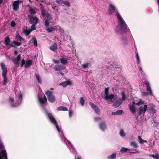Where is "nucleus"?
Wrapping results in <instances>:
<instances>
[{"label": "nucleus", "instance_id": "nucleus-49", "mask_svg": "<svg viewBox=\"0 0 159 159\" xmlns=\"http://www.w3.org/2000/svg\"><path fill=\"white\" fill-rule=\"evenodd\" d=\"M111 114L113 115H119V110H117L116 112H112Z\"/></svg>", "mask_w": 159, "mask_h": 159}, {"label": "nucleus", "instance_id": "nucleus-19", "mask_svg": "<svg viewBox=\"0 0 159 159\" xmlns=\"http://www.w3.org/2000/svg\"><path fill=\"white\" fill-rule=\"evenodd\" d=\"M62 58H60V60L61 61V63L62 65H66L68 63V58H64L62 56H61Z\"/></svg>", "mask_w": 159, "mask_h": 159}, {"label": "nucleus", "instance_id": "nucleus-14", "mask_svg": "<svg viewBox=\"0 0 159 159\" xmlns=\"http://www.w3.org/2000/svg\"><path fill=\"white\" fill-rule=\"evenodd\" d=\"M65 66H62L61 65H56L54 67V69L56 70L59 71L64 70L66 69Z\"/></svg>", "mask_w": 159, "mask_h": 159}, {"label": "nucleus", "instance_id": "nucleus-9", "mask_svg": "<svg viewBox=\"0 0 159 159\" xmlns=\"http://www.w3.org/2000/svg\"><path fill=\"white\" fill-rule=\"evenodd\" d=\"M0 159H7L6 150L3 149L0 152Z\"/></svg>", "mask_w": 159, "mask_h": 159}, {"label": "nucleus", "instance_id": "nucleus-6", "mask_svg": "<svg viewBox=\"0 0 159 159\" xmlns=\"http://www.w3.org/2000/svg\"><path fill=\"white\" fill-rule=\"evenodd\" d=\"M21 59V55L19 54L17 56L16 58H14L13 60V62L15 64L16 67H18Z\"/></svg>", "mask_w": 159, "mask_h": 159}, {"label": "nucleus", "instance_id": "nucleus-33", "mask_svg": "<svg viewBox=\"0 0 159 159\" xmlns=\"http://www.w3.org/2000/svg\"><path fill=\"white\" fill-rule=\"evenodd\" d=\"M36 77L38 83H41L42 82V80L39 75V74H37L36 75Z\"/></svg>", "mask_w": 159, "mask_h": 159}, {"label": "nucleus", "instance_id": "nucleus-36", "mask_svg": "<svg viewBox=\"0 0 159 159\" xmlns=\"http://www.w3.org/2000/svg\"><path fill=\"white\" fill-rule=\"evenodd\" d=\"M126 134L123 130L121 129L120 130V135L122 137H124L125 136Z\"/></svg>", "mask_w": 159, "mask_h": 159}, {"label": "nucleus", "instance_id": "nucleus-18", "mask_svg": "<svg viewBox=\"0 0 159 159\" xmlns=\"http://www.w3.org/2000/svg\"><path fill=\"white\" fill-rule=\"evenodd\" d=\"M125 92L124 91L121 92V98H120V105L122 104V101H125L126 98Z\"/></svg>", "mask_w": 159, "mask_h": 159}, {"label": "nucleus", "instance_id": "nucleus-4", "mask_svg": "<svg viewBox=\"0 0 159 159\" xmlns=\"http://www.w3.org/2000/svg\"><path fill=\"white\" fill-rule=\"evenodd\" d=\"M29 22L30 24H36L38 22V19L36 16L33 17L32 16L29 15Z\"/></svg>", "mask_w": 159, "mask_h": 159}, {"label": "nucleus", "instance_id": "nucleus-25", "mask_svg": "<svg viewBox=\"0 0 159 159\" xmlns=\"http://www.w3.org/2000/svg\"><path fill=\"white\" fill-rule=\"evenodd\" d=\"M58 110L59 111H67L68 109L67 107L63 106H61L58 107L57 108Z\"/></svg>", "mask_w": 159, "mask_h": 159}, {"label": "nucleus", "instance_id": "nucleus-40", "mask_svg": "<svg viewBox=\"0 0 159 159\" xmlns=\"http://www.w3.org/2000/svg\"><path fill=\"white\" fill-rule=\"evenodd\" d=\"M122 42L123 43L124 45H126L128 43V41L126 38H123L122 39Z\"/></svg>", "mask_w": 159, "mask_h": 159}, {"label": "nucleus", "instance_id": "nucleus-26", "mask_svg": "<svg viewBox=\"0 0 159 159\" xmlns=\"http://www.w3.org/2000/svg\"><path fill=\"white\" fill-rule=\"evenodd\" d=\"M139 141L140 144H143L144 143H147V140H145L143 139L140 136H138Z\"/></svg>", "mask_w": 159, "mask_h": 159}, {"label": "nucleus", "instance_id": "nucleus-28", "mask_svg": "<svg viewBox=\"0 0 159 159\" xmlns=\"http://www.w3.org/2000/svg\"><path fill=\"white\" fill-rule=\"evenodd\" d=\"M23 32L26 36H28L31 32V31L30 30V29L29 30L24 29L23 30Z\"/></svg>", "mask_w": 159, "mask_h": 159}, {"label": "nucleus", "instance_id": "nucleus-53", "mask_svg": "<svg viewBox=\"0 0 159 159\" xmlns=\"http://www.w3.org/2000/svg\"><path fill=\"white\" fill-rule=\"evenodd\" d=\"M19 99L20 100H22V95L21 93V91H20V94L18 96Z\"/></svg>", "mask_w": 159, "mask_h": 159}, {"label": "nucleus", "instance_id": "nucleus-35", "mask_svg": "<svg viewBox=\"0 0 159 159\" xmlns=\"http://www.w3.org/2000/svg\"><path fill=\"white\" fill-rule=\"evenodd\" d=\"M80 102L81 106H84V105L85 100L83 97L80 98Z\"/></svg>", "mask_w": 159, "mask_h": 159}, {"label": "nucleus", "instance_id": "nucleus-32", "mask_svg": "<svg viewBox=\"0 0 159 159\" xmlns=\"http://www.w3.org/2000/svg\"><path fill=\"white\" fill-rule=\"evenodd\" d=\"M116 154L115 153H113L108 156L107 158L108 159H114L116 158Z\"/></svg>", "mask_w": 159, "mask_h": 159}, {"label": "nucleus", "instance_id": "nucleus-22", "mask_svg": "<svg viewBox=\"0 0 159 159\" xmlns=\"http://www.w3.org/2000/svg\"><path fill=\"white\" fill-rule=\"evenodd\" d=\"M32 64V61L31 60H29L26 61V63L24 65L25 68L29 67Z\"/></svg>", "mask_w": 159, "mask_h": 159}, {"label": "nucleus", "instance_id": "nucleus-12", "mask_svg": "<svg viewBox=\"0 0 159 159\" xmlns=\"http://www.w3.org/2000/svg\"><path fill=\"white\" fill-rule=\"evenodd\" d=\"M1 69L2 70V75H7V70L5 64L3 63L0 64Z\"/></svg>", "mask_w": 159, "mask_h": 159}, {"label": "nucleus", "instance_id": "nucleus-64", "mask_svg": "<svg viewBox=\"0 0 159 159\" xmlns=\"http://www.w3.org/2000/svg\"><path fill=\"white\" fill-rule=\"evenodd\" d=\"M10 99L11 101V102H14V99H13V98H10Z\"/></svg>", "mask_w": 159, "mask_h": 159}, {"label": "nucleus", "instance_id": "nucleus-17", "mask_svg": "<svg viewBox=\"0 0 159 159\" xmlns=\"http://www.w3.org/2000/svg\"><path fill=\"white\" fill-rule=\"evenodd\" d=\"M99 128L102 131H104L107 129L106 124L104 122L100 123L99 124Z\"/></svg>", "mask_w": 159, "mask_h": 159}, {"label": "nucleus", "instance_id": "nucleus-62", "mask_svg": "<svg viewBox=\"0 0 159 159\" xmlns=\"http://www.w3.org/2000/svg\"><path fill=\"white\" fill-rule=\"evenodd\" d=\"M6 46V48L7 49H9L10 48V47H11L10 45Z\"/></svg>", "mask_w": 159, "mask_h": 159}, {"label": "nucleus", "instance_id": "nucleus-3", "mask_svg": "<svg viewBox=\"0 0 159 159\" xmlns=\"http://www.w3.org/2000/svg\"><path fill=\"white\" fill-rule=\"evenodd\" d=\"M45 93L47 96L48 100L51 102L53 103L55 100V98L54 95L53 94L52 92L48 90L45 92Z\"/></svg>", "mask_w": 159, "mask_h": 159}, {"label": "nucleus", "instance_id": "nucleus-2", "mask_svg": "<svg viewBox=\"0 0 159 159\" xmlns=\"http://www.w3.org/2000/svg\"><path fill=\"white\" fill-rule=\"evenodd\" d=\"M144 84L146 86V90L147 91H148V93L145 92H144L143 93V95L144 96H147L149 94H150L151 96L153 95V93L151 89L149 82L148 81L145 80L144 81Z\"/></svg>", "mask_w": 159, "mask_h": 159}, {"label": "nucleus", "instance_id": "nucleus-61", "mask_svg": "<svg viewBox=\"0 0 159 159\" xmlns=\"http://www.w3.org/2000/svg\"><path fill=\"white\" fill-rule=\"evenodd\" d=\"M72 112L71 111H69V115L70 116H71L72 115Z\"/></svg>", "mask_w": 159, "mask_h": 159}, {"label": "nucleus", "instance_id": "nucleus-55", "mask_svg": "<svg viewBox=\"0 0 159 159\" xmlns=\"http://www.w3.org/2000/svg\"><path fill=\"white\" fill-rule=\"evenodd\" d=\"M136 57L137 60V61L138 62V63L139 64L140 62V59H139V55H138V53H137L136 54Z\"/></svg>", "mask_w": 159, "mask_h": 159}, {"label": "nucleus", "instance_id": "nucleus-23", "mask_svg": "<svg viewBox=\"0 0 159 159\" xmlns=\"http://www.w3.org/2000/svg\"><path fill=\"white\" fill-rule=\"evenodd\" d=\"M16 39H17L18 41H24L25 40L24 39L22 38L20 35L18 33L16 34L15 37Z\"/></svg>", "mask_w": 159, "mask_h": 159}, {"label": "nucleus", "instance_id": "nucleus-58", "mask_svg": "<svg viewBox=\"0 0 159 159\" xmlns=\"http://www.w3.org/2000/svg\"><path fill=\"white\" fill-rule=\"evenodd\" d=\"M53 61L56 64H58L59 63V61L58 60H53Z\"/></svg>", "mask_w": 159, "mask_h": 159}, {"label": "nucleus", "instance_id": "nucleus-13", "mask_svg": "<svg viewBox=\"0 0 159 159\" xmlns=\"http://www.w3.org/2000/svg\"><path fill=\"white\" fill-rule=\"evenodd\" d=\"M48 116L49 119L50 120L51 122L54 125H56L57 124V122L56 120L52 116V115L51 113H48Z\"/></svg>", "mask_w": 159, "mask_h": 159}, {"label": "nucleus", "instance_id": "nucleus-38", "mask_svg": "<svg viewBox=\"0 0 159 159\" xmlns=\"http://www.w3.org/2000/svg\"><path fill=\"white\" fill-rule=\"evenodd\" d=\"M113 106L115 107H117L119 106V101H117L115 102L113 104Z\"/></svg>", "mask_w": 159, "mask_h": 159}, {"label": "nucleus", "instance_id": "nucleus-51", "mask_svg": "<svg viewBox=\"0 0 159 159\" xmlns=\"http://www.w3.org/2000/svg\"><path fill=\"white\" fill-rule=\"evenodd\" d=\"M47 13V12L45 10H42L41 11V13L42 14V15L44 16H45L46 15Z\"/></svg>", "mask_w": 159, "mask_h": 159}, {"label": "nucleus", "instance_id": "nucleus-27", "mask_svg": "<svg viewBox=\"0 0 159 159\" xmlns=\"http://www.w3.org/2000/svg\"><path fill=\"white\" fill-rule=\"evenodd\" d=\"M129 109L130 111L133 113H135L136 110V108L133 105H131L130 106Z\"/></svg>", "mask_w": 159, "mask_h": 159}, {"label": "nucleus", "instance_id": "nucleus-15", "mask_svg": "<svg viewBox=\"0 0 159 159\" xmlns=\"http://www.w3.org/2000/svg\"><path fill=\"white\" fill-rule=\"evenodd\" d=\"M10 40L9 36H7L5 38V43L6 46L10 45L12 47H15V46L12 44H10Z\"/></svg>", "mask_w": 159, "mask_h": 159}, {"label": "nucleus", "instance_id": "nucleus-60", "mask_svg": "<svg viewBox=\"0 0 159 159\" xmlns=\"http://www.w3.org/2000/svg\"><path fill=\"white\" fill-rule=\"evenodd\" d=\"M138 102L140 103V104H139V106L143 104V102H142V100L140 99L139 101V102Z\"/></svg>", "mask_w": 159, "mask_h": 159}, {"label": "nucleus", "instance_id": "nucleus-31", "mask_svg": "<svg viewBox=\"0 0 159 159\" xmlns=\"http://www.w3.org/2000/svg\"><path fill=\"white\" fill-rule=\"evenodd\" d=\"M32 39L33 40V43L34 46L35 47H37L38 45V43L36 38L34 36H33L32 37Z\"/></svg>", "mask_w": 159, "mask_h": 159}, {"label": "nucleus", "instance_id": "nucleus-1", "mask_svg": "<svg viewBox=\"0 0 159 159\" xmlns=\"http://www.w3.org/2000/svg\"><path fill=\"white\" fill-rule=\"evenodd\" d=\"M129 29L127 28V25L122 17L120 16V34H125L129 31Z\"/></svg>", "mask_w": 159, "mask_h": 159}, {"label": "nucleus", "instance_id": "nucleus-59", "mask_svg": "<svg viewBox=\"0 0 159 159\" xmlns=\"http://www.w3.org/2000/svg\"><path fill=\"white\" fill-rule=\"evenodd\" d=\"M133 104L135 105H137V106H139V104H140L139 102H138L137 103H136L135 102H132Z\"/></svg>", "mask_w": 159, "mask_h": 159}, {"label": "nucleus", "instance_id": "nucleus-11", "mask_svg": "<svg viewBox=\"0 0 159 159\" xmlns=\"http://www.w3.org/2000/svg\"><path fill=\"white\" fill-rule=\"evenodd\" d=\"M114 97V95L113 94H111L110 95H107L104 97L105 99L108 102H112V100Z\"/></svg>", "mask_w": 159, "mask_h": 159}, {"label": "nucleus", "instance_id": "nucleus-56", "mask_svg": "<svg viewBox=\"0 0 159 159\" xmlns=\"http://www.w3.org/2000/svg\"><path fill=\"white\" fill-rule=\"evenodd\" d=\"M11 25L12 27H14L16 25L15 22L14 21H12L11 22Z\"/></svg>", "mask_w": 159, "mask_h": 159}, {"label": "nucleus", "instance_id": "nucleus-21", "mask_svg": "<svg viewBox=\"0 0 159 159\" xmlns=\"http://www.w3.org/2000/svg\"><path fill=\"white\" fill-rule=\"evenodd\" d=\"M57 46L56 43H54L52 45L50 46V49L53 52H55L57 49Z\"/></svg>", "mask_w": 159, "mask_h": 159}, {"label": "nucleus", "instance_id": "nucleus-47", "mask_svg": "<svg viewBox=\"0 0 159 159\" xmlns=\"http://www.w3.org/2000/svg\"><path fill=\"white\" fill-rule=\"evenodd\" d=\"M119 25H118L116 29H115V32L118 34H119Z\"/></svg>", "mask_w": 159, "mask_h": 159}, {"label": "nucleus", "instance_id": "nucleus-44", "mask_svg": "<svg viewBox=\"0 0 159 159\" xmlns=\"http://www.w3.org/2000/svg\"><path fill=\"white\" fill-rule=\"evenodd\" d=\"M30 14L34 15L36 13L35 11L33 8H31L30 10Z\"/></svg>", "mask_w": 159, "mask_h": 159}, {"label": "nucleus", "instance_id": "nucleus-10", "mask_svg": "<svg viewBox=\"0 0 159 159\" xmlns=\"http://www.w3.org/2000/svg\"><path fill=\"white\" fill-rule=\"evenodd\" d=\"M21 2V1L19 0L16 1L14 2L12 6L14 10L17 11L19 9V4Z\"/></svg>", "mask_w": 159, "mask_h": 159}, {"label": "nucleus", "instance_id": "nucleus-50", "mask_svg": "<svg viewBox=\"0 0 159 159\" xmlns=\"http://www.w3.org/2000/svg\"><path fill=\"white\" fill-rule=\"evenodd\" d=\"M64 1L62 0H56V2L58 4H63Z\"/></svg>", "mask_w": 159, "mask_h": 159}, {"label": "nucleus", "instance_id": "nucleus-29", "mask_svg": "<svg viewBox=\"0 0 159 159\" xmlns=\"http://www.w3.org/2000/svg\"><path fill=\"white\" fill-rule=\"evenodd\" d=\"M55 29V28L53 27H51L50 28H49L48 26V27L46 28V30L48 32L50 33L52 32L53 30Z\"/></svg>", "mask_w": 159, "mask_h": 159}, {"label": "nucleus", "instance_id": "nucleus-8", "mask_svg": "<svg viewBox=\"0 0 159 159\" xmlns=\"http://www.w3.org/2000/svg\"><path fill=\"white\" fill-rule=\"evenodd\" d=\"M147 105H145L143 107L141 106L139 108V115H141L142 114L145 113L147 111Z\"/></svg>", "mask_w": 159, "mask_h": 159}, {"label": "nucleus", "instance_id": "nucleus-7", "mask_svg": "<svg viewBox=\"0 0 159 159\" xmlns=\"http://www.w3.org/2000/svg\"><path fill=\"white\" fill-rule=\"evenodd\" d=\"M89 105L96 113L99 115L100 114L101 112L100 109L97 106L95 105L93 103L91 102L89 103Z\"/></svg>", "mask_w": 159, "mask_h": 159}, {"label": "nucleus", "instance_id": "nucleus-37", "mask_svg": "<svg viewBox=\"0 0 159 159\" xmlns=\"http://www.w3.org/2000/svg\"><path fill=\"white\" fill-rule=\"evenodd\" d=\"M150 156L156 159H159V155L157 154L150 155Z\"/></svg>", "mask_w": 159, "mask_h": 159}, {"label": "nucleus", "instance_id": "nucleus-30", "mask_svg": "<svg viewBox=\"0 0 159 159\" xmlns=\"http://www.w3.org/2000/svg\"><path fill=\"white\" fill-rule=\"evenodd\" d=\"M6 75H2L3 78V83L4 85H5L6 83L7 82V79L6 76Z\"/></svg>", "mask_w": 159, "mask_h": 159}, {"label": "nucleus", "instance_id": "nucleus-52", "mask_svg": "<svg viewBox=\"0 0 159 159\" xmlns=\"http://www.w3.org/2000/svg\"><path fill=\"white\" fill-rule=\"evenodd\" d=\"M25 61L24 60V59H23L21 61V67H22L23 66V65L25 64Z\"/></svg>", "mask_w": 159, "mask_h": 159}, {"label": "nucleus", "instance_id": "nucleus-63", "mask_svg": "<svg viewBox=\"0 0 159 159\" xmlns=\"http://www.w3.org/2000/svg\"><path fill=\"white\" fill-rule=\"evenodd\" d=\"M14 53L15 55H16L17 54L18 52L17 51H15L14 52Z\"/></svg>", "mask_w": 159, "mask_h": 159}, {"label": "nucleus", "instance_id": "nucleus-24", "mask_svg": "<svg viewBox=\"0 0 159 159\" xmlns=\"http://www.w3.org/2000/svg\"><path fill=\"white\" fill-rule=\"evenodd\" d=\"M130 145L135 148H137L139 147L138 144L135 141L131 142L130 143Z\"/></svg>", "mask_w": 159, "mask_h": 159}, {"label": "nucleus", "instance_id": "nucleus-20", "mask_svg": "<svg viewBox=\"0 0 159 159\" xmlns=\"http://www.w3.org/2000/svg\"><path fill=\"white\" fill-rule=\"evenodd\" d=\"M39 102L41 104H44L47 102V99L45 96H44L43 99L41 97H39Z\"/></svg>", "mask_w": 159, "mask_h": 159}, {"label": "nucleus", "instance_id": "nucleus-42", "mask_svg": "<svg viewBox=\"0 0 159 159\" xmlns=\"http://www.w3.org/2000/svg\"><path fill=\"white\" fill-rule=\"evenodd\" d=\"M109 88H106L105 89V94L104 97L107 95L109 94Z\"/></svg>", "mask_w": 159, "mask_h": 159}, {"label": "nucleus", "instance_id": "nucleus-39", "mask_svg": "<svg viewBox=\"0 0 159 159\" xmlns=\"http://www.w3.org/2000/svg\"><path fill=\"white\" fill-rule=\"evenodd\" d=\"M129 149L127 148L122 147L121 148L120 151L123 152H127L129 151Z\"/></svg>", "mask_w": 159, "mask_h": 159}, {"label": "nucleus", "instance_id": "nucleus-43", "mask_svg": "<svg viewBox=\"0 0 159 159\" xmlns=\"http://www.w3.org/2000/svg\"><path fill=\"white\" fill-rule=\"evenodd\" d=\"M36 24H33L31 26L30 30L31 31L36 29L35 25Z\"/></svg>", "mask_w": 159, "mask_h": 159}, {"label": "nucleus", "instance_id": "nucleus-57", "mask_svg": "<svg viewBox=\"0 0 159 159\" xmlns=\"http://www.w3.org/2000/svg\"><path fill=\"white\" fill-rule=\"evenodd\" d=\"M116 12V15L117 16V19L118 20V24H119V13L118 12Z\"/></svg>", "mask_w": 159, "mask_h": 159}, {"label": "nucleus", "instance_id": "nucleus-16", "mask_svg": "<svg viewBox=\"0 0 159 159\" xmlns=\"http://www.w3.org/2000/svg\"><path fill=\"white\" fill-rule=\"evenodd\" d=\"M72 84L71 82L69 80H67L66 81H64L60 84V85H61L63 87H66L67 85H70Z\"/></svg>", "mask_w": 159, "mask_h": 159}, {"label": "nucleus", "instance_id": "nucleus-41", "mask_svg": "<svg viewBox=\"0 0 159 159\" xmlns=\"http://www.w3.org/2000/svg\"><path fill=\"white\" fill-rule=\"evenodd\" d=\"M12 43L13 44H14L16 46H20L21 44V43L20 42H18L16 41H14L12 42Z\"/></svg>", "mask_w": 159, "mask_h": 159}, {"label": "nucleus", "instance_id": "nucleus-46", "mask_svg": "<svg viewBox=\"0 0 159 159\" xmlns=\"http://www.w3.org/2000/svg\"><path fill=\"white\" fill-rule=\"evenodd\" d=\"M63 4H64L68 7H70V3L68 1H64Z\"/></svg>", "mask_w": 159, "mask_h": 159}, {"label": "nucleus", "instance_id": "nucleus-54", "mask_svg": "<svg viewBox=\"0 0 159 159\" xmlns=\"http://www.w3.org/2000/svg\"><path fill=\"white\" fill-rule=\"evenodd\" d=\"M54 125L55 126H56V129H57V131L59 132H60L61 131V129H60V128H59L58 125H57V124L56 125Z\"/></svg>", "mask_w": 159, "mask_h": 159}, {"label": "nucleus", "instance_id": "nucleus-5", "mask_svg": "<svg viewBox=\"0 0 159 159\" xmlns=\"http://www.w3.org/2000/svg\"><path fill=\"white\" fill-rule=\"evenodd\" d=\"M116 7L115 6L112 4H110L108 7V13L109 15H112L115 11Z\"/></svg>", "mask_w": 159, "mask_h": 159}, {"label": "nucleus", "instance_id": "nucleus-34", "mask_svg": "<svg viewBox=\"0 0 159 159\" xmlns=\"http://www.w3.org/2000/svg\"><path fill=\"white\" fill-rule=\"evenodd\" d=\"M50 24V22L47 19H46L44 22V25L46 28L49 26Z\"/></svg>", "mask_w": 159, "mask_h": 159}, {"label": "nucleus", "instance_id": "nucleus-48", "mask_svg": "<svg viewBox=\"0 0 159 159\" xmlns=\"http://www.w3.org/2000/svg\"><path fill=\"white\" fill-rule=\"evenodd\" d=\"M89 66V63H85L82 65V67L84 69H86Z\"/></svg>", "mask_w": 159, "mask_h": 159}, {"label": "nucleus", "instance_id": "nucleus-45", "mask_svg": "<svg viewBox=\"0 0 159 159\" xmlns=\"http://www.w3.org/2000/svg\"><path fill=\"white\" fill-rule=\"evenodd\" d=\"M44 16H45L47 18L50 19H52V17L51 15L48 12H47V13H46V14Z\"/></svg>", "mask_w": 159, "mask_h": 159}]
</instances>
